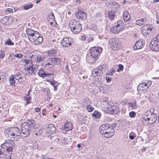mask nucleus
Listing matches in <instances>:
<instances>
[{"mask_svg":"<svg viewBox=\"0 0 159 159\" xmlns=\"http://www.w3.org/2000/svg\"><path fill=\"white\" fill-rule=\"evenodd\" d=\"M7 153H9V152L8 151H7L6 147L5 146H3L2 145L0 150V155H5V157H6V155H7Z\"/></svg>","mask_w":159,"mask_h":159,"instance_id":"393cba45","label":"nucleus"},{"mask_svg":"<svg viewBox=\"0 0 159 159\" xmlns=\"http://www.w3.org/2000/svg\"><path fill=\"white\" fill-rule=\"evenodd\" d=\"M116 123H113L111 125V128H114L116 126Z\"/></svg>","mask_w":159,"mask_h":159,"instance_id":"338daca9","label":"nucleus"},{"mask_svg":"<svg viewBox=\"0 0 159 159\" xmlns=\"http://www.w3.org/2000/svg\"><path fill=\"white\" fill-rule=\"evenodd\" d=\"M110 125L107 124H103L100 126L99 128V130L100 133L103 135V134H104L105 133H107L106 131L107 130V129L109 128Z\"/></svg>","mask_w":159,"mask_h":159,"instance_id":"a211bd4d","label":"nucleus"},{"mask_svg":"<svg viewBox=\"0 0 159 159\" xmlns=\"http://www.w3.org/2000/svg\"><path fill=\"white\" fill-rule=\"evenodd\" d=\"M147 19L146 17H144L143 19L137 20L136 21V24L139 25H141L147 22Z\"/></svg>","mask_w":159,"mask_h":159,"instance_id":"4be33fe9","label":"nucleus"},{"mask_svg":"<svg viewBox=\"0 0 159 159\" xmlns=\"http://www.w3.org/2000/svg\"><path fill=\"white\" fill-rule=\"evenodd\" d=\"M120 111L119 108L117 106L114 105L111 103V107H110L108 112L111 114H117Z\"/></svg>","mask_w":159,"mask_h":159,"instance_id":"2eb2a0df","label":"nucleus"},{"mask_svg":"<svg viewBox=\"0 0 159 159\" xmlns=\"http://www.w3.org/2000/svg\"><path fill=\"white\" fill-rule=\"evenodd\" d=\"M136 113L134 111H132L129 113V116L130 117H134Z\"/></svg>","mask_w":159,"mask_h":159,"instance_id":"603ef678","label":"nucleus"},{"mask_svg":"<svg viewBox=\"0 0 159 159\" xmlns=\"http://www.w3.org/2000/svg\"><path fill=\"white\" fill-rule=\"evenodd\" d=\"M71 44L69 39L66 37L64 38L61 42V44L63 47H68L70 46Z\"/></svg>","mask_w":159,"mask_h":159,"instance_id":"dca6fc26","label":"nucleus"},{"mask_svg":"<svg viewBox=\"0 0 159 159\" xmlns=\"http://www.w3.org/2000/svg\"><path fill=\"white\" fill-rule=\"evenodd\" d=\"M30 90L28 92V94L26 96L24 97V100L25 102V104L27 105L30 103V98L29 96V94L30 93Z\"/></svg>","mask_w":159,"mask_h":159,"instance_id":"e433bc0d","label":"nucleus"},{"mask_svg":"<svg viewBox=\"0 0 159 159\" xmlns=\"http://www.w3.org/2000/svg\"><path fill=\"white\" fill-rule=\"evenodd\" d=\"M119 69L118 71H119V70H123L124 68L123 66L121 64H119L118 66Z\"/></svg>","mask_w":159,"mask_h":159,"instance_id":"6e6d98bb","label":"nucleus"},{"mask_svg":"<svg viewBox=\"0 0 159 159\" xmlns=\"http://www.w3.org/2000/svg\"><path fill=\"white\" fill-rule=\"evenodd\" d=\"M0 74H1L0 75V80H2V82H5L6 80V77L3 75L2 73Z\"/></svg>","mask_w":159,"mask_h":159,"instance_id":"8fccbe9b","label":"nucleus"},{"mask_svg":"<svg viewBox=\"0 0 159 159\" xmlns=\"http://www.w3.org/2000/svg\"><path fill=\"white\" fill-rule=\"evenodd\" d=\"M39 34L38 32L34 31L33 33L30 36H29V39L30 41H32L33 38L36 37V36H37V35H38Z\"/></svg>","mask_w":159,"mask_h":159,"instance_id":"473e14b6","label":"nucleus"},{"mask_svg":"<svg viewBox=\"0 0 159 159\" xmlns=\"http://www.w3.org/2000/svg\"><path fill=\"white\" fill-rule=\"evenodd\" d=\"M37 36L36 37L33 38L32 41H31L34 42V44L36 45H39L42 43L43 41V39L41 35L40 34Z\"/></svg>","mask_w":159,"mask_h":159,"instance_id":"f8f14e48","label":"nucleus"},{"mask_svg":"<svg viewBox=\"0 0 159 159\" xmlns=\"http://www.w3.org/2000/svg\"><path fill=\"white\" fill-rule=\"evenodd\" d=\"M109 43L111 48L115 50H117L120 47V44L118 43L115 39H110Z\"/></svg>","mask_w":159,"mask_h":159,"instance_id":"1a4fd4ad","label":"nucleus"},{"mask_svg":"<svg viewBox=\"0 0 159 159\" xmlns=\"http://www.w3.org/2000/svg\"><path fill=\"white\" fill-rule=\"evenodd\" d=\"M101 115V113L97 111H95L93 115L92 116L94 117H95L96 119H99Z\"/></svg>","mask_w":159,"mask_h":159,"instance_id":"7c9ffc66","label":"nucleus"},{"mask_svg":"<svg viewBox=\"0 0 159 159\" xmlns=\"http://www.w3.org/2000/svg\"><path fill=\"white\" fill-rule=\"evenodd\" d=\"M47 156H42V159H49Z\"/></svg>","mask_w":159,"mask_h":159,"instance_id":"774afa93","label":"nucleus"},{"mask_svg":"<svg viewBox=\"0 0 159 159\" xmlns=\"http://www.w3.org/2000/svg\"><path fill=\"white\" fill-rule=\"evenodd\" d=\"M37 68H35L34 70L33 69V67L32 66L27 67L25 70V73L27 75H30L34 73L35 74L36 71L37 70Z\"/></svg>","mask_w":159,"mask_h":159,"instance_id":"412c9836","label":"nucleus"},{"mask_svg":"<svg viewBox=\"0 0 159 159\" xmlns=\"http://www.w3.org/2000/svg\"><path fill=\"white\" fill-rule=\"evenodd\" d=\"M9 81L11 85H13L14 84L15 81L14 79V77L13 75H11L10 76Z\"/></svg>","mask_w":159,"mask_h":159,"instance_id":"58836bf2","label":"nucleus"},{"mask_svg":"<svg viewBox=\"0 0 159 159\" xmlns=\"http://www.w3.org/2000/svg\"><path fill=\"white\" fill-rule=\"evenodd\" d=\"M4 132L5 134H8V136L12 137L11 139H13V140L15 141H17L18 139L20 138L21 133L19 128L18 127L9 128L6 129Z\"/></svg>","mask_w":159,"mask_h":159,"instance_id":"f03ea898","label":"nucleus"},{"mask_svg":"<svg viewBox=\"0 0 159 159\" xmlns=\"http://www.w3.org/2000/svg\"><path fill=\"white\" fill-rule=\"evenodd\" d=\"M5 43V45H14V43L12 42L11 41L10 39L7 40Z\"/></svg>","mask_w":159,"mask_h":159,"instance_id":"a18cd8bd","label":"nucleus"},{"mask_svg":"<svg viewBox=\"0 0 159 159\" xmlns=\"http://www.w3.org/2000/svg\"><path fill=\"white\" fill-rule=\"evenodd\" d=\"M153 26L152 25L146 24L142 27L143 31L147 34H149L152 30Z\"/></svg>","mask_w":159,"mask_h":159,"instance_id":"ddd939ff","label":"nucleus"},{"mask_svg":"<svg viewBox=\"0 0 159 159\" xmlns=\"http://www.w3.org/2000/svg\"><path fill=\"white\" fill-rule=\"evenodd\" d=\"M147 83H143L140 84L138 87V90L141 91L143 93H146L147 92V89L151 85V81H150Z\"/></svg>","mask_w":159,"mask_h":159,"instance_id":"0eeeda50","label":"nucleus"},{"mask_svg":"<svg viewBox=\"0 0 159 159\" xmlns=\"http://www.w3.org/2000/svg\"><path fill=\"white\" fill-rule=\"evenodd\" d=\"M13 139L9 140L6 141L2 144L3 146H5L7 151H8L10 154V156L12 154L13 149L14 148L15 144Z\"/></svg>","mask_w":159,"mask_h":159,"instance_id":"423d86ee","label":"nucleus"},{"mask_svg":"<svg viewBox=\"0 0 159 159\" xmlns=\"http://www.w3.org/2000/svg\"><path fill=\"white\" fill-rule=\"evenodd\" d=\"M149 47L153 51L157 52L159 50V34H157L151 41Z\"/></svg>","mask_w":159,"mask_h":159,"instance_id":"20e7f679","label":"nucleus"},{"mask_svg":"<svg viewBox=\"0 0 159 159\" xmlns=\"http://www.w3.org/2000/svg\"><path fill=\"white\" fill-rule=\"evenodd\" d=\"M92 103V101L88 98H86L84 99L83 104L84 107H86L89 104H91Z\"/></svg>","mask_w":159,"mask_h":159,"instance_id":"cd10ccee","label":"nucleus"},{"mask_svg":"<svg viewBox=\"0 0 159 159\" xmlns=\"http://www.w3.org/2000/svg\"><path fill=\"white\" fill-rule=\"evenodd\" d=\"M123 17L124 21L126 22L129 20L130 18V15L127 11H124L123 13Z\"/></svg>","mask_w":159,"mask_h":159,"instance_id":"b1692460","label":"nucleus"},{"mask_svg":"<svg viewBox=\"0 0 159 159\" xmlns=\"http://www.w3.org/2000/svg\"><path fill=\"white\" fill-rule=\"evenodd\" d=\"M150 118L151 120L150 123H153L155 122L157 120V115L155 114H151Z\"/></svg>","mask_w":159,"mask_h":159,"instance_id":"2f4dec72","label":"nucleus"},{"mask_svg":"<svg viewBox=\"0 0 159 159\" xmlns=\"http://www.w3.org/2000/svg\"><path fill=\"white\" fill-rule=\"evenodd\" d=\"M11 156H10V154L9 153H7L6 155V157L4 155H0V159H11Z\"/></svg>","mask_w":159,"mask_h":159,"instance_id":"4c0bfd02","label":"nucleus"},{"mask_svg":"<svg viewBox=\"0 0 159 159\" xmlns=\"http://www.w3.org/2000/svg\"><path fill=\"white\" fill-rule=\"evenodd\" d=\"M106 80L107 82H109L111 81V79L110 77L107 76L106 77Z\"/></svg>","mask_w":159,"mask_h":159,"instance_id":"bf43d9fd","label":"nucleus"},{"mask_svg":"<svg viewBox=\"0 0 159 159\" xmlns=\"http://www.w3.org/2000/svg\"><path fill=\"white\" fill-rule=\"evenodd\" d=\"M123 30V28H121V27H119L115 25L113 26V27H111V31L113 33L117 34L121 31Z\"/></svg>","mask_w":159,"mask_h":159,"instance_id":"aec40b11","label":"nucleus"},{"mask_svg":"<svg viewBox=\"0 0 159 159\" xmlns=\"http://www.w3.org/2000/svg\"><path fill=\"white\" fill-rule=\"evenodd\" d=\"M86 107L88 111L89 112H92L94 108L91 106V104H89Z\"/></svg>","mask_w":159,"mask_h":159,"instance_id":"c03bdc74","label":"nucleus"},{"mask_svg":"<svg viewBox=\"0 0 159 159\" xmlns=\"http://www.w3.org/2000/svg\"><path fill=\"white\" fill-rule=\"evenodd\" d=\"M34 110H35V111L36 112H40V110H41V109L39 108H36Z\"/></svg>","mask_w":159,"mask_h":159,"instance_id":"0e129e2a","label":"nucleus"},{"mask_svg":"<svg viewBox=\"0 0 159 159\" xmlns=\"http://www.w3.org/2000/svg\"><path fill=\"white\" fill-rule=\"evenodd\" d=\"M45 127V131L47 134H50L55 132L56 131V128L52 124L46 125Z\"/></svg>","mask_w":159,"mask_h":159,"instance_id":"6e6552de","label":"nucleus"},{"mask_svg":"<svg viewBox=\"0 0 159 159\" xmlns=\"http://www.w3.org/2000/svg\"><path fill=\"white\" fill-rule=\"evenodd\" d=\"M53 65L59 64L61 62L60 59L57 58H52Z\"/></svg>","mask_w":159,"mask_h":159,"instance_id":"72a5a7b5","label":"nucleus"},{"mask_svg":"<svg viewBox=\"0 0 159 159\" xmlns=\"http://www.w3.org/2000/svg\"><path fill=\"white\" fill-rule=\"evenodd\" d=\"M107 68V67L106 65L104 64L102 65L101 67H99L98 68L100 69L101 70H102V72L103 73V71H105L106 70Z\"/></svg>","mask_w":159,"mask_h":159,"instance_id":"09e8293b","label":"nucleus"},{"mask_svg":"<svg viewBox=\"0 0 159 159\" xmlns=\"http://www.w3.org/2000/svg\"><path fill=\"white\" fill-rule=\"evenodd\" d=\"M154 111V109L153 108H151L149 111H147V113H149V114H151V113H152V114H153L152 113Z\"/></svg>","mask_w":159,"mask_h":159,"instance_id":"052dcab7","label":"nucleus"},{"mask_svg":"<svg viewBox=\"0 0 159 159\" xmlns=\"http://www.w3.org/2000/svg\"><path fill=\"white\" fill-rule=\"evenodd\" d=\"M63 129L65 131L71 130L73 129V125L71 122L68 121L64 124Z\"/></svg>","mask_w":159,"mask_h":159,"instance_id":"f3484780","label":"nucleus"},{"mask_svg":"<svg viewBox=\"0 0 159 159\" xmlns=\"http://www.w3.org/2000/svg\"><path fill=\"white\" fill-rule=\"evenodd\" d=\"M65 72L67 74H69L70 73V71L69 70L68 67L67 65H66V66Z\"/></svg>","mask_w":159,"mask_h":159,"instance_id":"4d7b16f0","label":"nucleus"},{"mask_svg":"<svg viewBox=\"0 0 159 159\" xmlns=\"http://www.w3.org/2000/svg\"><path fill=\"white\" fill-rule=\"evenodd\" d=\"M47 19L48 22L54 20L55 17L53 13H51L48 15Z\"/></svg>","mask_w":159,"mask_h":159,"instance_id":"c9c22d12","label":"nucleus"},{"mask_svg":"<svg viewBox=\"0 0 159 159\" xmlns=\"http://www.w3.org/2000/svg\"><path fill=\"white\" fill-rule=\"evenodd\" d=\"M9 19V18L8 17H4L3 19L1 20L0 22L3 25H7L8 24V21Z\"/></svg>","mask_w":159,"mask_h":159,"instance_id":"f704fd0d","label":"nucleus"},{"mask_svg":"<svg viewBox=\"0 0 159 159\" xmlns=\"http://www.w3.org/2000/svg\"><path fill=\"white\" fill-rule=\"evenodd\" d=\"M111 8L117 9L119 7V6L118 3L116 2H113L111 4Z\"/></svg>","mask_w":159,"mask_h":159,"instance_id":"a19ab883","label":"nucleus"},{"mask_svg":"<svg viewBox=\"0 0 159 159\" xmlns=\"http://www.w3.org/2000/svg\"><path fill=\"white\" fill-rule=\"evenodd\" d=\"M45 56L43 55H38L37 58V61L39 63L43 61L45 59Z\"/></svg>","mask_w":159,"mask_h":159,"instance_id":"c756f323","label":"nucleus"},{"mask_svg":"<svg viewBox=\"0 0 159 159\" xmlns=\"http://www.w3.org/2000/svg\"><path fill=\"white\" fill-rule=\"evenodd\" d=\"M107 133L103 134L104 137L107 138H110L112 137L114 134L115 130L113 128H111L110 125L106 131Z\"/></svg>","mask_w":159,"mask_h":159,"instance_id":"9d476101","label":"nucleus"},{"mask_svg":"<svg viewBox=\"0 0 159 159\" xmlns=\"http://www.w3.org/2000/svg\"><path fill=\"white\" fill-rule=\"evenodd\" d=\"M48 54L50 56H53L56 54V51L54 49L50 50L48 52Z\"/></svg>","mask_w":159,"mask_h":159,"instance_id":"79ce46f5","label":"nucleus"},{"mask_svg":"<svg viewBox=\"0 0 159 159\" xmlns=\"http://www.w3.org/2000/svg\"><path fill=\"white\" fill-rule=\"evenodd\" d=\"M56 83V82L55 81L53 82H52L51 83V84H52V85H53V87L54 88L55 87H56V86H57V85H55V83Z\"/></svg>","mask_w":159,"mask_h":159,"instance_id":"69168bd1","label":"nucleus"},{"mask_svg":"<svg viewBox=\"0 0 159 159\" xmlns=\"http://www.w3.org/2000/svg\"><path fill=\"white\" fill-rule=\"evenodd\" d=\"M35 123L33 120H29L28 123H23L22 124L21 134L23 137L28 136L31 132V129L35 128Z\"/></svg>","mask_w":159,"mask_h":159,"instance_id":"f257e3e1","label":"nucleus"},{"mask_svg":"<svg viewBox=\"0 0 159 159\" xmlns=\"http://www.w3.org/2000/svg\"><path fill=\"white\" fill-rule=\"evenodd\" d=\"M52 58H49L48 60H47L45 61L43 64H44V66L45 67H48L49 66H53L52 63Z\"/></svg>","mask_w":159,"mask_h":159,"instance_id":"bb28decb","label":"nucleus"},{"mask_svg":"<svg viewBox=\"0 0 159 159\" xmlns=\"http://www.w3.org/2000/svg\"><path fill=\"white\" fill-rule=\"evenodd\" d=\"M25 61L26 63V65L25 66V67L28 66H32V62L30 60H25Z\"/></svg>","mask_w":159,"mask_h":159,"instance_id":"de8ad7c7","label":"nucleus"},{"mask_svg":"<svg viewBox=\"0 0 159 159\" xmlns=\"http://www.w3.org/2000/svg\"><path fill=\"white\" fill-rule=\"evenodd\" d=\"M145 44L144 42L141 39L138 40L136 42L135 44L133 46L134 50L140 49L142 48Z\"/></svg>","mask_w":159,"mask_h":159,"instance_id":"4468645a","label":"nucleus"},{"mask_svg":"<svg viewBox=\"0 0 159 159\" xmlns=\"http://www.w3.org/2000/svg\"><path fill=\"white\" fill-rule=\"evenodd\" d=\"M129 106L133 108L134 109H135L137 108L136 104L135 102L133 103H129Z\"/></svg>","mask_w":159,"mask_h":159,"instance_id":"3c124183","label":"nucleus"},{"mask_svg":"<svg viewBox=\"0 0 159 159\" xmlns=\"http://www.w3.org/2000/svg\"><path fill=\"white\" fill-rule=\"evenodd\" d=\"M102 48L100 47H94L90 49V55L94 58H98L102 52Z\"/></svg>","mask_w":159,"mask_h":159,"instance_id":"39448f33","label":"nucleus"},{"mask_svg":"<svg viewBox=\"0 0 159 159\" xmlns=\"http://www.w3.org/2000/svg\"><path fill=\"white\" fill-rule=\"evenodd\" d=\"M92 75L93 76L95 77L97 75L101 76L103 74L102 70H101L99 68L94 69L92 72Z\"/></svg>","mask_w":159,"mask_h":159,"instance_id":"6ab92c4d","label":"nucleus"},{"mask_svg":"<svg viewBox=\"0 0 159 159\" xmlns=\"http://www.w3.org/2000/svg\"><path fill=\"white\" fill-rule=\"evenodd\" d=\"M34 30L30 29H27L26 30V33L28 35V37L30 36L33 33Z\"/></svg>","mask_w":159,"mask_h":159,"instance_id":"37998d69","label":"nucleus"},{"mask_svg":"<svg viewBox=\"0 0 159 159\" xmlns=\"http://www.w3.org/2000/svg\"><path fill=\"white\" fill-rule=\"evenodd\" d=\"M49 22L50 24V25H52V26H54L56 23V22L55 21V20L53 21H50V22Z\"/></svg>","mask_w":159,"mask_h":159,"instance_id":"13d9d810","label":"nucleus"},{"mask_svg":"<svg viewBox=\"0 0 159 159\" xmlns=\"http://www.w3.org/2000/svg\"><path fill=\"white\" fill-rule=\"evenodd\" d=\"M33 6L32 4H28L25 5L23 7V8L25 10H27L32 8Z\"/></svg>","mask_w":159,"mask_h":159,"instance_id":"ea45409f","label":"nucleus"},{"mask_svg":"<svg viewBox=\"0 0 159 159\" xmlns=\"http://www.w3.org/2000/svg\"><path fill=\"white\" fill-rule=\"evenodd\" d=\"M123 21L122 20H119L117 21V24L116 25L119 27H120V26L122 25L123 23Z\"/></svg>","mask_w":159,"mask_h":159,"instance_id":"5fc2aeb1","label":"nucleus"},{"mask_svg":"<svg viewBox=\"0 0 159 159\" xmlns=\"http://www.w3.org/2000/svg\"><path fill=\"white\" fill-rule=\"evenodd\" d=\"M5 55L4 53V52L3 51L2 52L1 51V54H0V57L1 58H3Z\"/></svg>","mask_w":159,"mask_h":159,"instance_id":"e2e57ef3","label":"nucleus"},{"mask_svg":"<svg viewBox=\"0 0 159 159\" xmlns=\"http://www.w3.org/2000/svg\"><path fill=\"white\" fill-rule=\"evenodd\" d=\"M111 103L110 105L108 102L107 101H104L103 102L102 107L105 110H107L108 111L110 107H111Z\"/></svg>","mask_w":159,"mask_h":159,"instance_id":"5701e85b","label":"nucleus"},{"mask_svg":"<svg viewBox=\"0 0 159 159\" xmlns=\"http://www.w3.org/2000/svg\"><path fill=\"white\" fill-rule=\"evenodd\" d=\"M14 9H13L12 8H8L7 10H6V12H13L14 11H15V8H14Z\"/></svg>","mask_w":159,"mask_h":159,"instance_id":"864d4df0","label":"nucleus"},{"mask_svg":"<svg viewBox=\"0 0 159 159\" xmlns=\"http://www.w3.org/2000/svg\"><path fill=\"white\" fill-rule=\"evenodd\" d=\"M115 11H110L108 12V15L109 19L112 20L114 19L115 16Z\"/></svg>","mask_w":159,"mask_h":159,"instance_id":"c85d7f7f","label":"nucleus"},{"mask_svg":"<svg viewBox=\"0 0 159 159\" xmlns=\"http://www.w3.org/2000/svg\"><path fill=\"white\" fill-rule=\"evenodd\" d=\"M38 74L40 76L43 78L53 75L52 74L45 73L43 70H40L38 72Z\"/></svg>","mask_w":159,"mask_h":159,"instance_id":"a878e982","label":"nucleus"},{"mask_svg":"<svg viewBox=\"0 0 159 159\" xmlns=\"http://www.w3.org/2000/svg\"><path fill=\"white\" fill-rule=\"evenodd\" d=\"M69 26L71 31L74 34L79 33L81 31L82 29L81 25L74 20H71L70 21Z\"/></svg>","mask_w":159,"mask_h":159,"instance_id":"7ed1b4c3","label":"nucleus"},{"mask_svg":"<svg viewBox=\"0 0 159 159\" xmlns=\"http://www.w3.org/2000/svg\"><path fill=\"white\" fill-rule=\"evenodd\" d=\"M15 56L18 58H20L22 56V55L21 54H17L15 55Z\"/></svg>","mask_w":159,"mask_h":159,"instance_id":"680f3d73","label":"nucleus"},{"mask_svg":"<svg viewBox=\"0 0 159 159\" xmlns=\"http://www.w3.org/2000/svg\"><path fill=\"white\" fill-rule=\"evenodd\" d=\"M75 16L79 20H85L87 17L86 13L84 11L76 12L75 14Z\"/></svg>","mask_w":159,"mask_h":159,"instance_id":"9b49d317","label":"nucleus"},{"mask_svg":"<svg viewBox=\"0 0 159 159\" xmlns=\"http://www.w3.org/2000/svg\"><path fill=\"white\" fill-rule=\"evenodd\" d=\"M135 137V134L133 132H131L129 135V137L131 139H133Z\"/></svg>","mask_w":159,"mask_h":159,"instance_id":"49530a36","label":"nucleus"}]
</instances>
